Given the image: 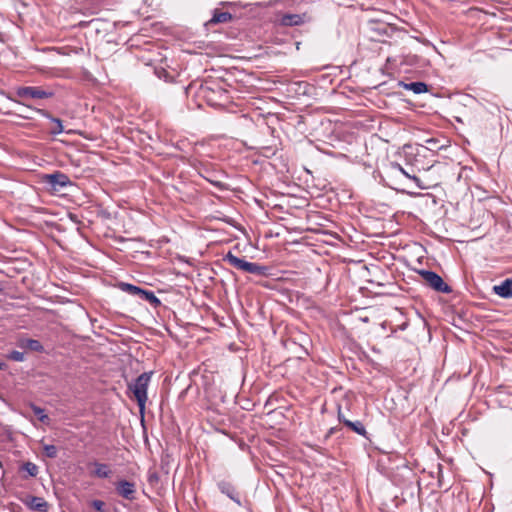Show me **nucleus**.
I'll return each instance as SVG.
<instances>
[{
	"label": "nucleus",
	"mask_w": 512,
	"mask_h": 512,
	"mask_svg": "<svg viewBox=\"0 0 512 512\" xmlns=\"http://www.w3.org/2000/svg\"><path fill=\"white\" fill-rule=\"evenodd\" d=\"M386 179L387 185L390 188L402 193L406 192L405 179L413 180L416 186L422 190L429 189L431 187V185L424 184L421 179L415 175V173L405 170L400 164L395 162L390 164L386 172Z\"/></svg>",
	"instance_id": "nucleus-1"
},
{
	"label": "nucleus",
	"mask_w": 512,
	"mask_h": 512,
	"mask_svg": "<svg viewBox=\"0 0 512 512\" xmlns=\"http://www.w3.org/2000/svg\"><path fill=\"white\" fill-rule=\"evenodd\" d=\"M223 260L227 262L230 266L249 274L263 277H267L271 274L270 268L268 266L260 265L255 262H248L243 258L237 257L231 252H228Z\"/></svg>",
	"instance_id": "nucleus-2"
},
{
	"label": "nucleus",
	"mask_w": 512,
	"mask_h": 512,
	"mask_svg": "<svg viewBox=\"0 0 512 512\" xmlns=\"http://www.w3.org/2000/svg\"><path fill=\"white\" fill-rule=\"evenodd\" d=\"M153 372H144L140 374L133 383L128 385V389L132 391L140 412H143L147 402V389L151 381Z\"/></svg>",
	"instance_id": "nucleus-3"
},
{
	"label": "nucleus",
	"mask_w": 512,
	"mask_h": 512,
	"mask_svg": "<svg viewBox=\"0 0 512 512\" xmlns=\"http://www.w3.org/2000/svg\"><path fill=\"white\" fill-rule=\"evenodd\" d=\"M418 273L424 282L435 291L446 294L452 292L451 287L437 273L430 270H420Z\"/></svg>",
	"instance_id": "nucleus-4"
},
{
	"label": "nucleus",
	"mask_w": 512,
	"mask_h": 512,
	"mask_svg": "<svg viewBox=\"0 0 512 512\" xmlns=\"http://www.w3.org/2000/svg\"><path fill=\"white\" fill-rule=\"evenodd\" d=\"M16 95L20 98H34V99H46L52 98L54 92L52 90H44L36 86L19 87L16 90Z\"/></svg>",
	"instance_id": "nucleus-5"
},
{
	"label": "nucleus",
	"mask_w": 512,
	"mask_h": 512,
	"mask_svg": "<svg viewBox=\"0 0 512 512\" xmlns=\"http://www.w3.org/2000/svg\"><path fill=\"white\" fill-rule=\"evenodd\" d=\"M44 182L50 186V190L53 192H59L62 188L72 185L69 177L59 171L52 174H46L44 176Z\"/></svg>",
	"instance_id": "nucleus-6"
},
{
	"label": "nucleus",
	"mask_w": 512,
	"mask_h": 512,
	"mask_svg": "<svg viewBox=\"0 0 512 512\" xmlns=\"http://www.w3.org/2000/svg\"><path fill=\"white\" fill-rule=\"evenodd\" d=\"M115 490L116 493L129 501H134L136 499V484L132 481H128L125 479H121L117 482H115Z\"/></svg>",
	"instance_id": "nucleus-7"
},
{
	"label": "nucleus",
	"mask_w": 512,
	"mask_h": 512,
	"mask_svg": "<svg viewBox=\"0 0 512 512\" xmlns=\"http://www.w3.org/2000/svg\"><path fill=\"white\" fill-rule=\"evenodd\" d=\"M430 150V148H424V146L417 148L416 153L414 155V162L412 163L413 173H415L416 171H428L433 167V163L425 165L421 161V158H427L430 155Z\"/></svg>",
	"instance_id": "nucleus-8"
},
{
	"label": "nucleus",
	"mask_w": 512,
	"mask_h": 512,
	"mask_svg": "<svg viewBox=\"0 0 512 512\" xmlns=\"http://www.w3.org/2000/svg\"><path fill=\"white\" fill-rule=\"evenodd\" d=\"M217 487L222 494L229 497L238 506H242L240 494L231 482L225 480L219 481Z\"/></svg>",
	"instance_id": "nucleus-9"
},
{
	"label": "nucleus",
	"mask_w": 512,
	"mask_h": 512,
	"mask_svg": "<svg viewBox=\"0 0 512 512\" xmlns=\"http://www.w3.org/2000/svg\"><path fill=\"white\" fill-rule=\"evenodd\" d=\"M310 21V17L306 14H285L281 17V24L283 26H300Z\"/></svg>",
	"instance_id": "nucleus-10"
},
{
	"label": "nucleus",
	"mask_w": 512,
	"mask_h": 512,
	"mask_svg": "<svg viewBox=\"0 0 512 512\" xmlns=\"http://www.w3.org/2000/svg\"><path fill=\"white\" fill-rule=\"evenodd\" d=\"M24 504L29 509L37 512H47L49 510L48 502L42 497L29 495L24 500Z\"/></svg>",
	"instance_id": "nucleus-11"
},
{
	"label": "nucleus",
	"mask_w": 512,
	"mask_h": 512,
	"mask_svg": "<svg viewBox=\"0 0 512 512\" xmlns=\"http://www.w3.org/2000/svg\"><path fill=\"white\" fill-rule=\"evenodd\" d=\"M200 175L219 190L227 189L226 184L221 181L219 173L204 168L200 171Z\"/></svg>",
	"instance_id": "nucleus-12"
},
{
	"label": "nucleus",
	"mask_w": 512,
	"mask_h": 512,
	"mask_svg": "<svg viewBox=\"0 0 512 512\" xmlns=\"http://www.w3.org/2000/svg\"><path fill=\"white\" fill-rule=\"evenodd\" d=\"M495 294L502 298H512V278L505 279L493 287Z\"/></svg>",
	"instance_id": "nucleus-13"
},
{
	"label": "nucleus",
	"mask_w": 512,
	"mask_h": 512,
	"mask_svg": "<svg viewBox=\"0 0 512 512\" xmlns=\"http://www.w3.org/2000/svg\"><path fill=\"white\" fill-rule=\"evenodd\" d=\"M37 113H39L41 116L48 118L52 121L54 124V127L50 130V133L53 135H58L63 132V125L62 121L59 118L53 117L47 110L44 109H33Z\"/></svg>",
	"instance_id": "nucleus-14"
},
{
	"label": "nucleus",
	"mask_w": 512,
	"mask_h": 512,
	"mask_svg": "<svg viewBox=\"0 0 512 512\" xmlns=\"http://www.w3.org/2000/svg\"><path fill=\"white\" fill-rule=\"evenodd\" d=\"M18 347L22 349H28L35 352H43L44 347L40 341L30 338H21L17 342Z\"/></svg>",
	"instance_id": "nucleus-15"
},
{
	"label": "nucleus",
	"mask_w": 512,
	"mask_h": 512,
	"mask_svg": "<svg viewBox=\"0 0 512 512\" xmlns=\"http://www.w3.org/2000/svg\"><path fill=\"white\" fill-rule=\"evenodd\" d=\"M232 19L233 16L231 13L215 9L213 11L212 18L209 20L208 24L228 23Z\"/></svg>",
	"instance_id": "nucleus-16"
},
{
	"label": "nucleus",
	"mask_w": 512,
	"mask_h": 512,
	"mask_svg": "<svg viewBox=\"0 0 512 512\" xmlns=\"http://www.w3.org/2000/svg\"><path fill=\"white\" fill-rule=\"evenodd\" d=\"M92 465L95 467V470L91 474L92 476L100 478V479H105V478L110 477L112 471L107 464L93 462Z\"/></svg>",
	"instance_id": "nucleus-17"
},
{
	"label": "nucleus",
	"mask_w": 512,
	"mask_h": 512,
	"mask_svg": "<svg viewBox=\"0 0 512 512\" xmlns=\"http://www.w3.org/2000/svg\"><path fill=\"white\" fill-rule=\"evenodd\" d=\"M401 85L406 90H410L415 94H421L428 90V86L424 82H410V83L401 82Z\"/></svg>",
	"instance_id": "nucleus-18"
},
{
	"label": "nucleus",
	"mask_w": 512,
	"mask_h": 512,
	"mask_svg": "<svg viewBox=\"0 0 512 512\" xmlns=\"http://www.w3.org/2000/svg\"><path fill=\"white\" fill-rule=\"evenodd\" d=\"M142 300L147 301L152 306L157 307L161 304V301L155 296L154 292L142 289L139 297Z\"/></svg>",
	"instance_id": "nucleus-19"
},
{
	"label": "nucleus",
	"mask_w": 512,
	"mask_h": 512,
	"mask_svg": "<svg viewBox=\"0 0 512 512\" xmlns=\"http://www.w3.org/2000/svg\"><path fill=\"white\" fill-rule=\"evenodd\" d=\"M345 426L361 436H366L367 431L361 421H345Z\"/></svg>",
	"instance_id": "nucleus-20"
},
{
	"label": "nucleus",
	"mask_w": 512,
	"mask_h": 512,
	"mask_svg": "<svg viewBox=\"0 0 512 512\" xmlns=\"http://www.w3.org/2000/svg\"><path fill=\"white\" fill-rule=\"evenodd\" d=\"M119 288L124 292H127L131 295L138 296V297H140L141 292H142V288L132 285V284H129V283H125V282L119 283Z\"/></svg>",
	"instance_id": "nucleus-21"
},
{
	"label": "nucleus",
	"mask_w": 512,
	"mask_h": 512,
	"mask_svg": "<svg viewBox=\"0 0 512 512\" xmlns=\"http://www.w3.org/2000/svg\"><path fill=\"white\" fill-rule=\"evenodd\" d=\"M20 469L27 473V476L29 477H36L39 470L38 466L32 462H25Z\"/></svg>",
	"instance_id": "nucleus-22"
},
{
	"label": "nucleus",
	"mask_w": 512,
	"mask_h": 512,
	"mask_svg": "<svg viewBox=\"0 0 512 512\" xmlns=\"http://www.w3.org/2000/svg\"><path fill=\"white\" fill-rule=\"evenodd\" d=\"M30 407H31L33 413L38 417L39 421H41L42 423L48 422L49 417L47 414H45V411L43 408H41L35 404H30Z\"/></svg>",
	"instance_id": "nucleus-23"
},
{
	"label": "nucleus",
	"mask_w": 512,
	"mask_h": 512,
	"mask_svg": "<svg viewBox=\"0 0 512 512\" xmlns=\"http://www.w3.org/2000/svg\"><path fill=\"white\" fill-rule=\"evenodd\" d=\"M43 451H44V454L48 457V458H56L57 455H58V449L55 445H52V444H44L43 445Z\"/></svg>",
	"instance_id": "nucleus-24"
},
{
	"label": "nucleus",
	"mask_w": 512,
	"mask_h": 512,
	"mask_svg": "<svg viewBox=\"0 0 512 512\" xmlns=\"http://www.w3.org/2000/svg\"><path fill=\"white\" fill-rule=\"evenodd\" d=\"M7 358L9 360H12V361H17V362H23L24 361V353L20 352V351H17V350H13L11 351L8 355H7Z\"/></svg>",
	"instance_id": "nucleus-25"
},
{
	"label": "nucleus",
	"mask_w": 512,
	"mask_h": 512,
	"mask_svg": "<svg viewBox=\"0 0 512 512\" xmlns=\"http://www.w3.org/2000/svg\"><path fill=\"white\" fill-rule=\"evenodd\" d=\"M91 506L95 510H97L98 512H103L104 511V507H105V503L102 500H93L91 502Z\"/></svg>",
	"instance_id": "nucleus-26"
},
{
	"label": "nucleus",
	"mask_w": 512,
	"mask_h": 512,
	"mask_svg": "<svg viewBox=\"0 0 512 512\" xmlns=\"http://www.w3.org/2000/svg\"><path fill=\"white\" fill-rule=\"evenodd\" d=\"M338 419L341 423H343L345 425V421H350L349 419H347L344 414L342 413L341 411V408L339 407L338 409Z\"/></svg>",
	"instance_id": "nucleus-27"
},
{
	"label": "nucleus",
	"mask_w": 512,
	"mask_h": 512,
	"mask_svg": "<svg viewBox=\"0 0 512 512\" xmlns=\"http://www.w3.org/2000/svg\"><path fill=\"white\" fill-rule=\"evenodd\" d=\"M436 143L437 141L435 139H429L427 140V144H429L430 146L428 148H430V154L432 153L433 149L436 147Z\"/></svg>",
	"instance_id": "nucleus-28"
},
{
	"label": "nucleus",
	"mask_w": 512,
	"mask_h": 512,
	"mask_svg": "<svg viewBox=\"0 0 512 512\" xmlns=\"http://www.w3.org/2000/svg\"><path fill=\"white\" fill-rule=\"evenodd\" d=\"M158 479H159V477L156 473L150 474L148 477L149 483L156 482V481H158Z\"/></svg>",
	"instance_id": "nucleus-29"
},
{
	"label": "nucleus",
	"mask_w": 512,
	"mask_h": 512,
	"mask_svg": "<svg viewBox=\"0 0 512 512\" xmlns=\"http://www.w3.org/2000/svg\"><path fill=\"white\" fill-rule=\"evenodd\" d=\"M6 367L5 363L0 361V370H3Z\"/></svg>",
	"instance_id": "nucleus-30"
},
{
	"label": "nucleus",
	"mask_w": 512,
	"mask_h": 512,
	"mask_svg": "<svg viewBox=\"0 0 512 512\" xmlns=\"http://www.w3.org/2000/svg\"><path fill=\"white\" fill-rule=\"evenodd\" d=\"M9 99L14 101L15 103L21 104V102H19L18 100L13 99L12 97H9ZM22 105H24V104L22 103Z\"/></svg>",
	"instance_id": "nucleus-31"
}]
</instances>
